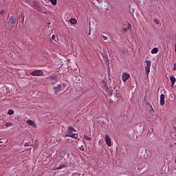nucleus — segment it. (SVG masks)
<instances>
[{"label": "nucleus", "mask_w": 176, "mask_h": 176, "mask_svg": "<svg viewBox=\"0 0 176 176\" xmlns=\"http://www.w3.org/2000/svg\"><path fill=\"white\" fill-rule=\"evenodd\" d=\"M67 167H68V166L65 163H63V164H60V165L58 166V167L55 166L54 168H52V170H63V168H65Z\"/></svg>", "instance_id": "nucleus-6"}, {"label": "nucleus", "mask_w": 176, "mask_h": 176, "mask_svg": "<svg viewBox=\"0 0 176 176\" xmlns=\"http://www.w3.org/2000/svg\"><path fill=\"white\" fill-rule=\"evenodd\" d=\"M59 80H60V78H58V75L52 74L47 78L46 82L47 83L50 85V84L57 83V82Z\"/></svg>", "instance_id": "nucleus-2"}, {"label": "nucleus", "mask_w": 176, "mask_h": 176, "mask_svg": "<svg viewBox=\"0 0 176 176\" xmlns=\"http://www.w3.org/2000/svg\"><path fill=\"white\" fill-rule=\"evenodd\" d=\"M70 23L71 24H76V23H78V21H76V19L72 18L70 19Z\"/></svg>", "instance_id": "nucleus-17"}, {"label": "nucleus", "mask_w": 176, "mask_h": 176, "mask_svg": "<svg viewBox=\"0 0 176 176\" xmlns=\"http://www.w3.org/2000/svg\"><path fill=\"white\" fill-rule=\"evenodd\" d=\"M52 5H53L54 6H56V5H57V0H50Z\"/></svg>", "instance_id": "nucleus-18"}, {"label": "nucleus", "mask_w": 176, "mask_h": 176, "mask_svg": "<svg viewBox=\"0 0 176 176\" xmlns=\"http://www.w3.org/2000/svg\"><path fill=\"white\" fill-rule=\"evenodd\" d=\"M25 146H27V143H25Z\"/></svg>", "instance_id": "nucleus-33"}, {"label": "nucleus", "mask_w": 176, "mask_h": 176, "mask_svg": "<svg viewBox=\"0 0 176 176\" xmlns=\"http://www.w3.org/2000/svg\"><path fill=\"white\" fill-rule=\"evenodd\" d=\"M16 21H17L16 16H11L9 19L8 23L9 24H16Z\"/></svg>", "instance_id": "nucleus-7"}, {"label": "nucleus", "mask_w": 176, "mask_h": 176, "mask_svg": "<svg viewBox=\"0 0 176 176\" xmlns=\"http://www.w3.org/2000/svg\"><path fill=\"white\" fill-rule=\"evenodd\" d=\"M14 111H13L12 109H9L8 111V115H14Z\"/></svg>", "instance_id": "nucleus-19"}, {"label": "nucleus", "mask_w": 176, "mask_h": 176, "mask_svg": "<svg viewBox=\"0 0 176 176\" xmlns=\"http://www.w3.org/2000/svg\"><path fill=\"white\" fill-rule=\"evenodd\" d=\"M21 17L22 19V23H24V19L25 16H24V14H22Z\"/></svg>", "instance_id": "nucleus-25"}, {"label": "nucleus", "mask_w": 176, "mask_h": 176, "mask_svg": "<svg viewBox=\"0 0 176 176\" xmlns=\"http://www.w3.org/2000/svg\"><path fill=\"white\" fill-rule=\"evenodd\" d=\"M154 23H155V24H159V23H160L159 19H154Z\"/></svg>", "instance_id": "nucleus-22"}, {"label": "nucleus", "mask_w": 176, "mask_h": 176, "mask_svg": "<svg viewBox=\"0 0 176 176\" xmlns=\"http://www.w3.org/2000/svg\"><path fill=\"white\" fill-rule=\"evenodd\" d=\"M151 109L150 110V113H154L155 110L153 109V107H152V106H151Z\"/></svg>", "instance_id": "nucleus-24"}, {"label": "nucleus", "mask_w": 176, "mask_h": 176, "mask_svg": "<svg viewBox=\"0 0 176 176\" xmlns=\"http://www.w3.org/2000/svg\"><path fill=\"white\" fill-rule=\"evenodd\" d=\"M173 71H176V63L173 65Z\"/></svg>", "instance_id": "nucleus-26"}, {"label": "nucleus", "mask_w": 176, "mask_h": 176, "mask_svg": "<svg viewBox=\"0 0 176 176\" xmlns=\"http://www.w3.org/2000/svg\"><path fill=\"white\" fill-rule=\"evenodd\" d=\"M151 60H146V65H145V71L146 72V75L148 76V75H149V72H151Z\"/></svg>", "instance_id": "nucleus-4"}, {"label": "nucleus", "mask_w": 176, "mask_h": 176, "mask_svg": "<svg viewBox=\"0 0 176 176\" xmlns=\"http://www.w3.org/2000/svg\"><path fill=\"white\" fill-rule=\"evenodd\" d=\"M30 6L34 9H38V2H32L30 3Z\"/></svg>", "instance_id": "nucleus-15"}, {"label": "nucleus", "mask_w": 176, "mask_h": 176, "mask_svg": "<svg viewBox=\"0 0 176 176\" xmlns=\"http://www.w3.org/2000/svg\"><path fill=\"white\" fill-rule=\"evenodd\" d=\"M76 133V130L74 129L72 126H68L66 134H65V137H70L71 138H74L75 140L78 139V133Z\"/></svg>", "instance_id": "nucleus-1"}, {"label": "nucleus", "mask_w": 176, "mask_h": 176, "mask_svg": "<svg viewBox=\"0 0 176 176\" xmlns=\"http://www.w3.org/2000/svg\"><path fill=\"white\" fill-rule=\"evenodd\" d=\"M52 39H53V41H56V35L53 34L52 36Z\"/></svg>", "instance_id": "nucleus-27"}, {"label": "nucleus", "mask_w": 176, "mask_h": 176, "mask_svg": "<svg viewBox=\"0 0 176 176\" xmlns=\"http://www.w3.org/2000/svg\"><path fill=\"white\" fill-rule=\"evenodd\" d=\"M5 126H6V127H9V126H12V122L6 123Z\"/></svg>", "instance_id": "nucleus-20"}, {"label": "nucleus", "mask_w": 176, "mask_h": 176, "mask_svg": "<svg viewBox=\"0 0 176 176\" xmlns=\"http://www.w3.org/2000/svg\"><path fill=\"white\" fill-rule=\"evenodd\" d=\"M27 123H28L30 126H32V127H34V129H36L37 127L36 123H35V122H34L33 120H27Z\"/></svg>", "instance_id": "nucleus-11"}, {"label": "nucleus", "mask_w": 176, "mask_h": 176, "mask_svg": "<svg viewBox=\"0 0 176 176\" xmlns=\"http://www.w3.org/2000/svg\"><path fill=\"white\" fill-rule=\"evenodd\" d=\"M170 80L171 82V85H172V87L174 86V85H175V77H174L173 76H170Z\"/></svg>", "instance_id": "nucleus-13"}, {"label": "nucleus", "mask_w": 176, "mask_h": 176, "mask_svg": "<svg viewBox=\"0 0 176 176\" xmlns=\"http://www.w3.org/2000/svg\"><path fill=\"white\" fill-rule=\"evenodd\" d=\"M102 38L104 41H107V39H108V37H107L106 36H102Z\"/></svg>", "instance_id": "nucleus-29"}, {"label": "nucleus", "mask_w": 176, "mask_h": 176, "mask_svg": "<svg viewBox=\"0 0 176 176\" xmlns=\"http://www.w3.org/2000/svg\"><path fill=\"white\" fill-rule=\"evenodd\" d=\"M80 149L83 151H85V147H83V146H81L80 147Z\"/></svg>", "instance_id": "nucleus-30"}, {"label": "nucleus", "mask_w": 176, "mask_h": 176, "mask_svg": "<svg viewBox=\"0 0 176 176\" xmlns=\"http://www.w3.org/2000/svg\"><path fill=\"white\" fill-rule=\"evenodd\" d=\"M85 140H87V141H90L91 140V138H90L89 136H85Z\"/></svg>", "instance_id": "nucleus-23"}, {"label": "nucleus", "mask_w": 176, "mask_h": 176, "mask_svg": "<svg viewBox=\"0 0 176 176\" xmlns=\"http://www.w3.org/2000/svg\"><path fill=\"white\" fill-rule=\"evenodd\" d=\"M5 11L3 10L0 11V14H4Z\"/></svg>", "instance_id": "nucleus-28"}, {"label": "nucleus", "mask_w": 176, "mask_h": 176, "mask_svg": "<svg viewBox=\"0 0 176 176\" xmlns=\"http://www.w3.org/2000/svg\"><path fill=\"white\" fill-rule=\"evenodd\" d=\"M158 52H159V49H157V47H155L151 50V54H157Z\"/></svg>", "instance_id": "nucleus-16"}, {"label": "nucleus", "mask_w": 176, "mask_h": 176, "mask_svg": "<svg viewBox=\"0 0 176 176\" xmlns=\"http://www.w3.org/2000/svg\"><path fill=\"white\" fill-rule=\"evenodd\" d=\"M123 30H124V31H127V30H129V28H124Z\"/></svg>", "instance_id": "nucleus-32"}, {"label": "nucleus", "mask_w": 176, "mask_h": 176, "mask_svg": "<svg viewBox=\"0 0 176 176\" xmlns=\"http://www.w3.org/2000/svg\"><path fill=\"white\" fill-rule=\"evenodd\" d=\"M88 35H91V34H90V33H88Z\"/></svg>", "instance_id": "nucleus-34"}, {"label": "nucleus", "mask_w": 176, "mask_h": 176, "mask_svg": "<svg viewBox=\"0 0 176 176\" xmlns=\"http://www.w3.org/2000/svg\"><path fill=\"white\" fill-rule=\"evenodd\" d=\"M105 142L107 145H108V146H111V138H109V135H108L107 134L105 135Z\"/></svg>", "instance_id": "nucleus-10"}, {"label": "nucleus", "mask_w": 176, "mask_h": 176, "mask_svg": "<svg viewBox=\"0 0 176 176\" xmlns=\"http://www.w3.org/2000/svg\"><path fill=\"white\" fill-rule=\"evenodd\" d=\"M72 176H80V174L78 173H72Z\"/></svg>", "instance_id": "nucleus-21"}, {"label": "nucleus", "mask_w": 176, "mask_h": 176, "mask_svg": "<svg viewBox=\"0 0 176 176\" xmlns=\"http://www.w3.org/2000/svg\"><path fill=\"white\" fill-rule=\"evenodd\" d=\"M103 60L104 61L105 65L109 66V59L108 58V55L106 54L102 55Z\"/></svg>", "instance_id": "nucleus-8"}, {"label": "nucleus", "mask_w": 176, "mask_h": 176, "mask_svg": "<svg viewBox=\"0 0 176 176\" xmlns=\"http://www.w3.org/2000/svg\"><path fill=\"white\" fill-rule=\"evenodd\" d=\"M32 76H42L43 75V72L42 70H34L30 72Z\"/></svg>", "instance_id": "nucleus-5"}, {"label": "nucleus", "mask_w": 176, "mask_h": 176, "mask_svg": "<svg viewBox=\"0 0 176 176\" xmlns=\"http://www.w3.org/2000/svg\"><path fill=\"white\" fill-rule=\"evenodd\" d=\"M130 78V74H127V73L122 74V80L123 82H127V80Z\"/></svg>", "instance_id": "nucleus-9"}, {"label": "nucleus", "mask_w": 176, "mask_h": 176, "mask_svg": "<svg viewBox=\"0 0 176 176\" xmlns=\"http://www.w3.org/2000/svg\"><path fill=\"white\" fill-rule=\"evenodd\" d=\"M6 142V139H0V148L2 146L3 148H5L6 146V144H5V142Z\"/></svg>", "instance_id": "nucleus-12"}, {"label": "nucleus", "mask_w": 176, "mask_h": 176, "mask_svg": "<svg viewBox=\"0 0 176 176\" xmlns=\"http://www.w3.org/2000/svg\"><path fill=\"white\" fill-rule=\"evenodd\" d=\"M65 88V84H59L58 86L54 87L53 89L56 96H57V94H58L60 91H61L62 90H64Z\"/></svg>", "instance_id": "nucleus-3"}, {"label": "nucleus", "mask_w": 176, "mask_h": 176, "mask_svg": "<svg viewBox=\"0 0 176 176\" xmlns=\"http://www.w3.org/2000/svg\"><path fill=\"white\" fill-rule=\"evenodd\" d=\"M164 94H161L160 96V105H164Z\"/></svg>", "instance_id": "nucleus-14"}, {"label": "nucleus", "mask_w": 176, "mask_h": 176, "mask_svg": "<svg viewBox=\"0 0 176 176\" xmlns=\"http://www.w3.org/2000/svg\"><path fill=\"white\" fill-rule=\"evenodd\" d=\"M128 30L129 29V28H131V23H128Z\"/></svg>", "instance_id": "nucleus-31"}]
</instances>
